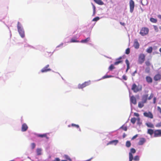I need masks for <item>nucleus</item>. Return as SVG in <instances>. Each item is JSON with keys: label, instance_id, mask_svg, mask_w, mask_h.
Instances as JSON below:
<instances>
[{"label": "nucleus", "instance_id": "1", "mask_svg": "<svg viewBox=\"0 0 161 161\" xmlns=\"http://www.w3.org/2000/svg\"><path fill=\"white\" fill-rule=\"evenodd\" d=\"M154 96V94L153 93H151L150 96L148 97V95H143L142 97V101L144 103H146L147 100H150L153 98Z\"/></svg>", "mask_w": 161, "mask_h": 161}, {"label": "nucleus", "instance_id": "2", "mask_svg": "<svg viewBox=\"0 0 161 161\" xmlns=\"http://www.w3.org/2000/svg\"><path fill=\"white\" fill-rule=\"evenodd\" d=\"M17 28L18 31L21 36L23 38L25 36L24 31L21 26V25L19 22H18Z\"/></svg>", "mask_w": 161, "mask_h": 161}, {"label": "nucleus", "instance_id": "3", "mask_svg": "<svg viewBox=\"0 0 161 161\" xmlns=\"http://www.w3.org/2000/svg\"><path fill=\"white\" fill-rule=\"evenodd\" d=\"M131 90L134 92H137L142 90V87L141 86H137L134 83L132 85Z\"/></svg>", "mask_w": 161, "mask_h": 161}, {"label": "nucleus", "instance_id": "4", "mask_svg": "<svg viewBox=\"0 0 161 161\" xmlns=\"http://www.w3.org/2000/svg\"><path fill=\"white\" fill-rule=\"evenodd\" d=\"M149 31L148 28L145 27H142L141 30L140 34L142 36H144L148 34Z\"/></svg>", "mask_w": 161, "mask_h": 161}, {"label": "nucleus", "instance_id": "5", "mask_svg": "<svg viewBox=\"0 0 161 161\" xmlns=\"http://www.w3.org/2000/svg\"><path fill=\"white\" fill-rule=\"evenodd\" d=\"M145 55L143 53H141L139 54L138 58V62L139 64H142L145 61Z\"/></svg>", "mask_w": 161, "mask_h": 161}, {"label": "nucleus", "instance_id": "6", "mask_svg": "<svg viewBox=\"0 0 161 161\" xmlns=\"http://www.w3.org/2000/svg\"><path fill=\"white\" fill-rule=\"evenodd\" d=\"M130 12L132 13L134 11L135 7V2L133 0H130L129 1Z\"/></svg>", "mask_w": 161, "mask_h": 161}, {"label": "nucleus", "instance_id": "7", "mask_svg": "<svg viewBox=\"0 0 161 161\" xmlns=\"http://www.w3.org/2000/svg\"><path fill=\"white\" fill-rule=\"evenodd\" d=\"M90 81H86L81 84H79L78 85V88L79 89H82L87 86H89L90 84Z\"/></svg>", "mask_w": 161, "mask_h": 161}, {"label": "nucleus", "instance_id": "8", "mask_svg": "<svg viewBox=\"0 0 161 161\" xmlns=\"http://www.w3.org/2000/svg\"><path fill=\"white\" fill-rule=\"evenodd\" d=\"M136 151L135 149L132 148L130 149V152L129 153V161H132L133 159V156L132 153H136Z\"/></svg>", "mask_w": 161, "mask_h": 161}, {"label": "nucleus", "instance_id": "9", "mask_svg": "<svg viewBox=\"0 0 161 161\" xmlns=\"http://www.w3.org/2000/svg\"><path fill=\"white\" fill-rule=\"evenodd\" d=\"M161 136V130H156L154 131V137H158Z\"/></svg>", "mask_w": 161, "mask_h": 161}, {"label": "nucleus", "instance_id": "10", "mask_svg": "<svg viewBox=\"0 0 161 161\" xmlns=\"http://www.w3.org/2000/svg\"><path fill=\"white\" fill-rule=\"evenodd\" d=\"M143 115L144 116L149 118L150 119H153V115L152 113L150 112H145L143 113Z\"/></svg>", "mask_w": 161, "mask_h": 161}, {"label": "nucleus", "instance_id": "11", "mask_svg": "<svg viewBox=\"0 0 161 161\" xmlns=\"http://www.w3.org/2000/svg\"><path fill=\"white\" fill-rule=\"evenodd\" d=\"M49 65L47 64L44 67L42 68L41 71L42 73L46 72L51 70V69L49 68Z\"/></svg>", "mask_w": 161, "mask_h": 161}, {"label": "nucleus", "instance_id": "12", "mask_svg": "<svg viewBox=\"0 0 161 161\" xmlns=\"http://www.w3.org/2000/svg\"><path fill=\"white\" fill-rule=\"evenodd\" d=\"M153 79L155 81L160 80L161 79V74L158 73L154 77Z\"/></svg>", "mask_w": 161, "mask_h": 161}, {"label": "nucleus", "instance_id": "13", "mask_svg": "<svg viewBox=\"0 0 161 161\" xmlns=\"http://www.w3.org/2000/svg\"><path fill=\"white\" fill-rule=\"evenodd\" d=\"M130 101L131 103H132L134 105H136V99L134 96H132L130 97Z\"/></svg>", "mask_w": 161, "mask_h": 161}, {"label": "nucleus", "instance_id": "14", "mask_svg": "<svg viewBox=\"0 0 161 161\" xmlns=\"http://www.w3.org/2000/svg\"><path fill=\"white\" fill-rule=\"evenodd\" d=\"M122 57H120L116 59V62L114 63V64L115 65H117L120 63H123V60L121 59H122Z\"/></svg>", "mask_w": 161, "mask_h": 161}, {"label": "nucleus", "instance_id": "15", "mask_svg": "<svg viewBox=\"0 0 161 161\" xmlns=\"http://www.w3.org/2000/svg\"><path fill=\"white\" fill-rule=\"evenodd\" d=\"M133 46L136 49H138L139 48L140 45L137 39H136L135 40Z\"/></svg>", "mask_w": 161, "mask_h": 161}, {"label": "nucleus", "instance_id": "16", "mask_svg": "<svg viewBox=\"0 0 161 161\" xmlns=\"http://www.w3.org/2000/svg\"><path fill=\"white\" fill-rule=\"evenodd\" d=\"M28 127L27 125L25 124H23L22 125L21 130L22 131H26L28 129Z\"/></svg>", "mask_w": 161, "mask_h": 161}, {"label": "nucleus", "instance_id": "17", "mask_svg": "<svg viewBox=\"0 0 161 161\" xmlns=\"http://www.w3.org/2000/svg\"><path fill=\"white\" fill-rule=\"evenodd\" d=\"M146 142V139L144 138H141L138 142L139 145H142Z\"/></svg>", "mask_w": 161, "mask_h": 161}, {"label": "nucleus", "instance_id": "18", "mask_svg": "<svg viewBox=\"0 0 161 161\" xmlns=\"http://www.w3.org/2000/svg\"><path fill=\"white\" fill-rule=\"evenodd\" d=\"M47 133L44 134H37V136L39 137L42 138L44 137H46L47 139H48L49 137L47 136Z\"/></svg>", "mask_w": 161, "mask_h": 161}, {"label": "nucleus", "instance_id": "19", "mask_svg": "<svg viewBox=\"0 0 161 161\" xmlns=\"http://www.w3.org/2000/svg\"><path fill=\"white\" fill-rule=\"evenodd\" d=\"M125 63L127 65V69L126 70V72H127L128 70L130 69V63L129 60L127 59H126L125 60Z\"/></svg>", "mask_w": 161, "mask_h": 161}, {"label": "nucleus", "instance_id": "20", "mask_svg": "<svg viewBox=\"0 0 161 161\" xmlns=\"http://www.w3.org/2000/svg\"><path fill=\"white\" fill-rule=\"evenodd\" d=\"M94 2L96 3L99 5H103L104 4L102 0H93Z\"/></svg>", "mask_w": 161, "mask_h": 161}, {"label": "nucleus", "instance_id": "21", "mask_svg": "<svg viewBox=\"0 0 161 161\" xmlns=\"http://www.w3.org/2000/svg\"><path fill=\"white\" fill-rule=\"evenodd\" d=\"M144 103L142 101L138 103V107L140 108H142L144 106V103Z\"/></svg>", "mask_w": 161, "mask_h": 161}, {"label": "nucleus", "instance_id": "22", "mask_svg": "<svg viewBox=\"0 0 161 161\" xmlns=\"http://www.w3.org/2000/svg\"><path fill=\"white\" fill-rule=\"evenodd\" d=\"M147 134L152 136L153 134H154V131L152 129H148L147 131Z\"/></svg>", "mask_w": 161, "mask_h": 161}, {"label": "nucleus", "instance_id": "23", "mask_svg": "<svg viewBox=\"0 0 161 161\" xmlns=\"http://www.w3.org/2000/svg\"><path fill=\"white\" fill-rule=\"evenodd\" d=\"M146 80L149 83H151L152 82V78L150 76H147L146 77Z\"/></svg>", "mask_w": 161, "mask_h": 161}, {"label": "nucleus", "instance_id": "24", "mask_svg": "<svg viewBox=\"0 0 161 161\" xmlns=\"http://www.w3.org/2000/svg\"><path fill=\"white\" fill-rule=\"evenodd\" d=\"M146 125L148 127L153 128L154 127V125L150 122H147L146 123Z\"/></svg>", "mask_w": 161, "mask_h": 161}, {"label": "nucleus", "instance_id": "25", "mask_svg": "<svg viewBox=\"0 0 161 161\" xmlns=\"http://www.w3.org/2000/svg\"><path fill=\"white\" fill-rule=\"evenodd\" d=\"M118 142V140H114L111 141L108 143L107 144V145H109L110 144H112L114 143H115V145H116Z\"/></svg>", "mask_w": 161, "mask_h": 161}, {"label": "nucleus", "instance_id": "26", "mask_svg": "<svg viewBox=\"0 0 161 161\" xmlns=\"http://www.w3.org/2000/svg\"><path fill=\"white\" fill-rule=\"evenodd\" d=\"M90 40V37H87L84 40H82L80 42L82 43H86L88 42Z\"/></svg>", "mask_w": 161, "mask_h": 161}, {"label": "nucleus", "instance_id": "27", "mask_svg": "<svg viewBox=\"0 0 161 161\" xmlns=\"http://www.w3.org/2000/svg\"><path fill=\"white\" fill-rule=\"evenodd\" d=\"M153 51V47H149L146 50V52L148 53H151Z\"/></svg>", "mask_w": 161, "mask_h": 161}, {"label": "nucleus", "instance_id": "28", "mask_svg": "<svg viewBox=\"0 0 161 161\" xmlns=\"http://www.w3.org/2000/svg\"><path fill=\"white\" fill-rule=\"evenodd\" d=\"M70 42L71 43H72V42H80L79 41L77 40L76 39L72 38L71 39V40H70Z\"/></svg>", "mask_w": 161, "mask_h": 161}, {"label": "nucleus", "instance_id": "29", "mask_svg": "<svg viewBox=\"0 0 161 161\" xmlns=\"http://www.w3.org/2000/svg\"><path fill=\"white\" fill-rule=\"evenodd\" d=\"M42 150L40 148H37L36 149L37 154L38 155H40L41 154Z\"/></svg>", "mask_w": 161, "mask_h": 161}, {"label": "nucleus", "instance_id": "30", "mask_svg": "<svg viewBox=\"0 0 161 161\" xmlns=\"http://www.w3.org/2000/svg\"><path fill=\"white\" fill-rule=\"evenodd\" d=\"M150 20L151 22L154 23H156L157 21V19L153 18H151L150 19Z\"/></svg>", "mask_w": 161, "mask_h": 161}, {"label": "nucleus", "instance_id": "31", "mask_svg": "<svg viewBox=\"0 0 161 161\" xmlns=\"http://www.w3.org/2000/svg\"><path fill=\"white\" fill-rule=\"evenodd\" d=\"M136 119L135 118H132L131 119L130 121L133 124H134L136 122Z\"/></svg>", "mask_w": 161, "mask_h": 161}, {"label": "nucleus", "instance_id": "32", "mask_svg": "<svg viewBox=\"0 0 161 161\" xmlns=\"http://www.w3.org/2000/svg\"><path fill=\"white\" fill-rule=\"evenodd\" d=\"M115 67H114V65L113 64H111L110 66L108 68V69L109 70L112 71L113 69H114Z\"/></svg>", "mask_w": 161, "mask_h": 161}, {"label": "nucleus", "instance_id": "33", "mask_svg": "<svg viewBox=\"0 0 161 161\" xmlns=\"http://www.w3.org/2000/svg\"><path fill=\"white\" fill-rule=\"evenodd\" d=\"M133 159L135 161H138L139 160V157L138 155L136 156L133 158Z\"/></svg>", "mask_w": 161, "mask_h": 161}, {"label": "nucleus", "instance_id": "34", "mask_svg": "<svg viewBox=\"0 0 161 161\" xmlns=\"http://www.w3.org/2000/svg\"><path fill=\"white\" fill-rule=\"evenodd\" d=\"M131 143L129 141H127L126 143V146L127 147H129L130 146Z\"/></svg>", "mask_w": 161, "mask_h": 161}, {"label": "nucleus", "instance_id": "35", "mask_svg": "<svg viewBox=\"0 0 161 161\" xmlns=\"http://www.w3.org/2000/svg\"><path fill=\"white\" fill-rule=\"evenodd\" d=\"M120 128L126 131L127 130V127L126 126H125L124 125H122L121 127Z\"/></svg>", "mask_w": 161, "mask_h": 161}, {"label": "nucleus", "instance_id": "36", "mask_svg": "<svg viewBox=\"0 0 161 161\" xmlns=\"http://www.w3.org/2000/svg\"><path fill=\"white\" fill-rule=\"evenodd\" d=\"M145 64L147 66H149L151 65V63L150 61L148 60L146 61L145 62Z\"/></svg>", "mask_w": 161, "mask_h": 161}, {"label": "nucleus", "instance_id": "37", "mask_svg": "<svg viewBox=\"0 0 161 161\" xmlns=\"http://www.w3.org/2000/svg\"><path fill=\"white\" fill-rule=\"evenodd\" d=\"M93 7V15H94L96 13V7L95 6L92 4Z\"/></svg>", "mask_w": 161, "mask_h": 161}, {"label": "nucleus", "instance_id": "38", "mask_svg": "<svg viewBox=\"0 0 161 161\" xmlns=\"http://www.w3.org/2000/svg\"><path fill=\"white\" fill-rule=\"evenodd\" d=\"M130 51L129 48H127L125 50V53L127 54H128L130 53Z\"/></svg>", "mask_w": 161, "mask_h": 161}, {"label": "nucleus", "instance_id": "39", "mask_svg": "<svg viewBox=\"0 0 161 161\" xmlns=\"http://www.w3.org/2000/svg\"><path fill=\"white\" fill-rule=\"evenodd\" d=\"M112 77V75H106L104 76H103V79H105V78H110V77Z\"/></svg>", "mask_w": 161, "mask_h": 161}, {"label": "nucleus", "instance_id": "40", "mask_svg": "<svg viewBox=\"0 0 161 161\" xmlns=\"http://www.w3.org/2000/svg\"><path fill=\"white\" fill-rule=\"evenodd\" d=\"M31 147L32 149H34L36 147V144L34 143H32L31 144Z\"/></svg>", "mask_w": 161, "mask_h": 161}, {"label": "nucleus", "instance_id": "41", "mask_svg": "<svg viewBox=\"0 0 161 161\" xmlns=\"http://www.w3.org/2000/svg\"><path fill=\"white\" fill-rule=\"evenodd\" d=\"M71 125V126H72L73 127H75L76 128H79V126L78 125H76V124H72Z\"/></svg>", "mask_w": 161, "mask_h": 161}, {"label": "nucleus", "instance_id": "42", "mask_svg": "<svg viewBox=\"0 0 161 161\" xmlns=\"http://www.w3.org/2000/svg\"><path fill=\"white\" fill-rule=\"evenodd\" d=\"M156 127H161V122L155 125Z\"/></svg>", "mask_w": 161, "mask_h": 161}, {"label": "nucleus", "instance_id": "43", "mask_svg": "<svg viewBox=\"0 0 161 161\" xmlns=\"http://www.w3.org/2000/svg\"><path fill=\"white\" fill-rule=\"evenodd\" d=\"M99 19L100 18L98 17H96L95 18H94L93 19L92 21H97V20H99Z\"/></svg>", "mask_w": 161, "mask_h": 161}, {"label": "nucleus", "instance_id": "44", "mask_svg": "<svg viewBox=\"0 0 161 161\" xmlns=\"http://www.w3.org/2000/svg\"><path fill=\"white\" fill-rule=\"evenodd\" d=\"M65 158L67 159V160H68L69 161H71V159L67 155H65L64 156Z\"/></svg>", "mask_w": 161, "mask_h": 161}, {"label": "nucleus", "instance_id": "45", "mask_svg": "<svg viewBox=\"0 0 161 161\" xmlns=\"http://www.w3.org/2000/svg\"><path fill=\"white\" fill-rule=\"evenodd\" d=\"M157 108L158 111L159 112L161 115V108L160 107L158 106Z\"/></svg>", "mask_w": 161, "mask_h": 161}, {"label": "nucleus", "instance_id": "46", "mask_svg": "<svg viewBox=\"0 0 161 161\" xmlns=\"http://www.w3.org/2000/svg\"><path fill=\"white\" fill-rule=\"evenodd\" d=\"M122 79L124 80H127V77L125 75H124L122 76Z\"/></svg>", "mask_w": 161, "mask_h": 161}, {"label": "nucleus", "instance_id": "47", "mask_svg": "<svg viewBox=\"0 0 161 161\" xmlns=\"http://www.w3.org/2000/svg\"><path fill=\"white\" fill-rule=\"evenodd\" d=\"M138 136V135L136 134L134 136L131 138L132 140H133L135 139Z\"/></svg>", "mask_w": 161, "mask_h": 161}, {"label": "nucleus", "instance_id": "48", "mask_svg": "<svg viewBox=\"0 0 161 161\" xmlns=\"http://www.w3.org/2000/svg\"><path fill=\"white\" fill-rule=\"evenodd\" d=\"M156 97H154V98H153V103H156Z\"/></svg>", "mask_w": 161, "mask_h": 161}, {"label": "nucleus", "instance_id": "49", "mask_svg": "<svg viewBox=\"0 0 161 161\" xmlns=\"http://www.w3.org/2000/svg\"><path fill=\"white\" fill-rule=\"evenodd\" d=\"M120 24L122 25L123 26H124L125 25V24L124 23V22H120Z\"/></svg>", "mask_w": 161, "mask_h": 161}, {"label": "nucleus", "instance_id": "50", "mask_svg": "<svg viewBox=\"0 0 161 161\" xmlns=\"http://www.w3.org/2000/svg\"><path fill=\"white\" fill-rule=\"evenodd\" d=\"M134 115L136 116V117H139V114L138 113H134Z\"/></svg>", "mask_w": 161, "mask_h": 161}, {"label": "nucleus", "instance_id": "51", "mask_svg": "<svg viewBox=\"0 0 161 161\" xmlns=\"http://www.w3.org/2000/svg\"><path fill=\"white\" fill-rule=\"evenodd\" d=\"M60 160L58 158H56L54 160V161H60Z\"/></svg>", "mask_w": 161, "mask_h": 161}, {"label": "nucleus", "instance_id": "52", "mask_svg": "<svg viewBox=\"0 0 161 161\" xmlns=\"http://www.w3.org/2000/svg\"><path fill=\"white\" fill-rule=\"evenodd\" d=\"M137 73V71L135 70L132 74V75L133 76H135V73Z\"/></svg>", "mask_w": 161, "mask_h": 161}, {"label": "nucleus", "instance_id": "53", "mask_svg": "<svg viewBox=\"0 0 161 161\" xmlns=\"http://www.w3.org/2000/svg\"><path fill=\"white\" fill-rule=\"evenodd\" d=\"M154 28L155 30H156L158 29V28L156 26L153 25Z\"/></svg>", "mask_w": 161, "mask_h": 161}, {"label": "nucleus", "instance_id": "54", "mask_svg": "<svg viewBox=\"0 0 161 161\" xmlns=\"http://www.w3.org/2000/svg\"><path fill=\"white\" fill-rule=\"evenodd\" d=\"M125 136H126V135H125V133H124V134L123 135V137L124 138L125 137Z\"/></svg>", "mask_w": 161, "mask_h": 161}, {"label": "nucleus", "instance_id": "55", "mask_svg": "<svg viewBox=\"0 0 161 161\" xmlns=\"http://www.w3.org/2000/svg\"><path fill=\"white\" fill-rule=\"evenodd\" d=\"M159 52L161 53V47L159 48Z\"/></svg>", "mask_w": 161, "mask_h": 161}, {"label": "nucleus", "instance_id": "56", "mask_svg": "<svg viewBox=\"0 0 161 161\" xmlns=\"http://www.w3.org/2000/svg\"><path fill=\"white\" fill-rule=\"evenodd\" d=\"M137 120H138L139 121L140 120V118H138L137 119Z\"/></svg>", "mask_w": 161, "mask_h": 161}, {"label": "nucleus", "instance_id": "57", "mask_svg": "<svg viewBox=\"0 0 161 161\" xmlns=\"http://www.w3.org/2000/svg\"><path fill=\"white\" fill-rule=\"evenodd\" d=\"M61 161H67L66 160H62Z\"/></svg>", "mask_w": 161, "mask_h": 161}, {"label": "nucleus", "instance_id": "58", "mask_svg": "<svg viewBox=\"0 0 161 161\" xmlns=\"http://www.w3.org/2000/svg\"><path fill=\"white\" fill-rule=\"evenodd\" d=\"M68 126L69 127H70V125H69Z\"/></svg>", "mask_w": 161, "mask_h": 161}]
</instances>
